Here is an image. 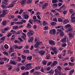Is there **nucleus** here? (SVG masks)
Returning a JSON list of instances; mask_svg holds the SVG:
<instances>
[{
    "label": "nucleus",
    "instance_id": "nucleus-22",
    "mask_svg": "<svg viewBox=\"0 0 75 75\" xmlns=\"http://www.w3.org/2000/svg\"><path fill=\"white\" fill-rule=\"evenodd\" d=\"M33 58V57L32 56H28L27 57V59L28 60H31Z\"/></svg>",
    "mask_w": 75,
    "mask_h": 75
},
{
    "label": "nucleus",
    "instance_id": "nucleus-33",
    "mask_svg": "<svg viewBox=\"0 0 75 75\" xmlns=\"http://www.w3.org/2000/svg\"><path fill=\"white\" fill-rule=\"evenodd\" d=\"M5 39H6V36H3L1 38V40L3 41L2 42H3V41L5 40Z\"/></svg>",
    "mask_w": 75,
    "mask_h": 75
},
{
    "label": "nucleus",
    "instance_id": "nucleus-49",
    "mask_svg": "<svg viewBox=\"0 0 75 75\" xmlns=\"http://www.w3.org/2000/svg\"><path fill=\"white\" fill-rule=\"evenodd\" d=\"M67 51L69 54H73V52H71V51L69 50H67Z\"/></svg>",
    "mask_w": 75,
    "mask_h": 75
},
{
    "label": "nucleus",
    "instance_id": "nucleus-10",
    "mask_svg": "<svg viewBox=\"0 0 75 75\" xmlns=\"http://www.w3.org/2000/svg\"><path fill=\"white\" fill-rule=\"evenodd\" d=\"M57 64H58V62L56 61H54L53 63V64L51 65V67H54L55 65H57Z\"/></svg>",
    "mask_w": 75,
    "mask_h": 75
},
{
    "label": "nucleus",
    "instance_id": "nucleus-62",
    "mask_svg": "<svg viewBox=\"0 0 75 75\" xmlns=\"http://www.w3.org/2000/svg\"><path fill=\"white\" fill-rule=\"evenodd\" d=\"M57 68L59 70V71H60V70H61V69H62V68H61V67L60 66H58L57 67Z\"/></svg>",
    "mask_w": 75,
    "mask_h": 75
},
{
    "label": "nucleus",
    "instance_id": "nucleus-59",
    "mask_svg": "<svg viewBox=\"0 0 75 75\" xmlns=\"http://www.w3.org/2000/svg\"><path fill=\"white\" fill-rule=\"evenodd\" d=\"M74 11H73V9H71L69 10V13L70 14H72V13Z\"/></svg>",
    "mask_w": 75,
    "mask_h": 75
},
{
    "label": "nucleus",
    "instance_id": "nucleus-36",
    "mask_svg": "<svg viewBox=\"0 0 75 75\" xmlns=\"http://www.w3.org/2000/svg\"><path fill=\"white\" fill-rule=\"evenodd\" d=\"M6 23H7V22H6V21H4L2 23L3 25H6Z\"/></svg>",
    "mask_w": 75,
    "mask_h": 75
},
{
    "label": "nucleus",
    "instance_id": "nucleus-37",
    "mask_svg": "<svg viewBox=\"0 0 75 75\" xmlns=\"http://www.w3.org/2000/svg\"><path fill=\"white\" fill-rule=\"evenodd\" d=\"M58 1V0H52V3H57Z\"/></svg>",
    "mask_w": 75,
    "mask_h": 75
},
{
    "label": "nucleus",
    "instance_id": "nucleus-28",
    "mask_svg": "<svg viewBox=\"0 0 75 75\" xmlns=\"http://www.w3.org/2000/svg\"><path fill=\"white\" fill-rule=\"evenodd\" d=\"M22 58L23 59H26V56L24 55H21Z\"/></svg>",
    "mask_w": 75,
    "mask_h": 75
},
{
    "label": "nucleus",
    "instance_id": "nucleus-53",
    "mask_svg": "<svg viewBox=\"0 0 75 75\" xmlns=\"http://www.w3.org/2000/svg\"><path fill=\"white\" fill-rule=\"evenodd\" d=\"M70 59H71L70 61L71 62H74V58L73 57H71Z\"/></svg>",
    "mask_w": 75,
    "mask_h": 75
},
{
    "label": "nucleus",
    "instance_id": "nucleus-5",
    "mask_svg": "<svg viewBox=\"0 0 75 75\" xmlns=\"http://www.w3.org/2000/svg\"><path fill=\"white\" fill-rule=\"evenodd\" d=\"M49 33L50 34H54V35H55L56 34V31H55V29L50 30Z\"/></svg>",
    "mask_w": 75,
    "mask_h": 75
},
{
    "label": "nucleus",
    "instance_id": "nucleus-47",
    "mask_svg": "<svg viewBox=\"0 0 75 75\" xmlns=\"http://www.w3.org/2000/svg\"><path fill=\"white\" fill-rule=\"evenodd\" d=\"M24 52L25 53H29L30 52V51L29 50H24Z\"/></svg>",
    "mask_w": 75,
    "mask_h": 75
},
{
    "label": "nucleus",
    "instance_id": "nucleus-29",
    "mask_svg": "<svg viewBox=\"0 0 75 75\" xmlns=\"http://www.w3.org/2000/svg\"><path fill=\"white\" fill-rule=\"evenodd\" d=\"M47 62L46 61L43 60L42 62V64L44 65H46L47 64Z\"/></svg>",
    "mask_w": 75,
    "mask_h": 75
},
{
    "label": "nucleus",
    "instance_id": "nucleus-38",
    "mask_svg": "<svg viewBox=\"0 0 75 75\" xmlns=\"http://www.w3.org/2000/svg\"><path fill=\"white\" fill-rule=\"evenodd\" d=\"M32 0H28L27 4H31L32 3Z\"/></svg>",
    "mask_w": 75,
    "mask_h": 75
},
{
    "label": "nucleus",
    "instance_id": "nucleus-54",
    "mask_svg": "<svg viewBox=\"0 0 75 75\" xmlns=\"http://www.w3.org/2000/svg\"><path fill=\"white\" fill-rule=\"evenodd\" d=\"M69 65H71V66H74V64L72 63H71V62H69Z\"/></svg>",
    "mask_w": 75,
    "mask_h": 75
},
{
    "label": "nucleus",
    "instance_id": "nucleus-51",
    "mask_svg": "<svg viewBox=\"0 0 75 75\" xmlns=\"http://www.w3.org/2000/svg\"><path fill=\"white\" fill-rule=\"evenodd\" d=\"M62 9H63V10H65V9H66V8L65 6V5H63L62 6Z\"/></svg>",
    "mask_w": 75,
    "mask_h": 75
},
{
    "label": "nucleus",
    "instance_id": "nucleus-42",
    "mask_svg": "<svg viewBox=\"0 0 75 75\" xmlns=\"http://www.w3.org/2000/svg\"><path fill=\"white\" fill-rule=\"evenodd\" d=\"M3 59L5 61H7V62H8V61H9V59H7V58H6V57L3 58Z\"/></svg>",
    "mask_w": 75,
    "mask_h": 75
},
{
    "label": "nucleus",
    "instance_id": "nucleus-21",
    "mask_svg": "<svg viewBox=\"0 0 75 75\" xmlns=\"http://www.w3.org/2000/svg\"><path fill=\"white\" fill-rule=\"evenodd\" d=\"M54 72L55 73V75H58V72H59V71L57 69H56L54 70Z\"/></svg>",
    "mask_w": 75,
    "mask_h": 75
},
{
    "label": "nucleus",
    "instance_id": "nucleus-35",
    "mask_svg": "<svg viewBox=\"0 0 75 75\" xmlns=\"http://www.w3.org/2000/svg\"><path fill=\"white\" fill-rule=\"evenodd\" d=\"M7 10H4L3 11V13H4V14L6 15V14H7L8 13H7Z\"/></svg>",
    "mask_w": 75,
    "mask_h": 75
},
{
    "label": "nucleus",
    "instance_id": "nucleus-41",
    "mask_svg": "<svg viewBox=\"0 0 75 75\" xmlns=\"http://www.w3.org/2000/svg\"><path fill=\"white\" fill-rule=\"evenodd\" d=\"M35 42H36V43H40V42H39L38 40H37L36 38L35 39Z\"/></svg>",
    "mask_w": 75,
    "mask_h": 75
},
{
    "label": "nucleus",
    "instance_id": "nucleus-4",
    "mask_svg": "<svg viewBox=\"0 0 75 75\" xmlns=\"http://www.w3.org/2000/svg\"><path fill=\"white\" fill-rule=\"evenodd\" d=\"M52 50H53V52H54L55 54H57V53L59 52V51L57 49V48H56V47H54L53 48H52Z\"/></svg>",
    "mask_w": 75,
    "mask_h": 75
},
{
    "label": "nucleus",
    "instance_id": "nucleus-48",
    "mask_svg": "<svg viewBox=\"0 0 75 75\" xmlns=\"http://www.w3.org/2000/svg\"><path fill=\"white\" fill-rule=\"evenodd\" d=\"M5 15H6L4 13H3V12L1 14V15H0V17H5Z\"/></svg>",
    "mask_w": 75,
    "mask_h": 75
},
{
    "label": "nucleus",
    "instance_id": "nucleus-3",
    "mask_svg": "<svg viewBox=\"0 0 75 75\" xmlns=\"http://www.w3.org/2000/svg\"><path fill=\"white\" fill-rule=\"evenodd\" d=\"M10 64H11L12 65H17V62L16 60H11L10 61Z\"/></svg>",
    "mask_w": 75,
    "mask_h": 75
},
{
    "label": "nucleus",
    "instance_id": "nucleus-6",
    "mask_svg": "<svg viewBox=\"0 0 75 75\" xmlns=\"http://www.w3.org/2000/svg\"><path fill=\"white\" fill-rule=\"evenodd\" d=\"M48 6V4L45 3L44 4V5L42 6V9L43 10H44L45 8H47V7Z\"/></svg>",
    "mask_w": 75,
    "mask_h": 75
},
{
    "label": "nucleus",
    "instance_id": "nucleus-11",
    "mask_svg": "<svg viewBox=\"0 0 75 75\" xmlns=\"http://www.w3.org/2000/svg\"><path fill=\"white\" fill-rule=\"evenodd\" d=\"M56 28H60V31L61 30H64V26H57Z\"/></svg>",
    "mask_w": 75,
    "mask_h": 75
},
{
    "label": "nucleus",
    "instance_id": "nucleus-50",
    "mask_svg": "<svg viewBox=\"0 0 75 75\" xmlns=\"http://www.w3.org/2000/svg\"><path fill=\"white\" fill-rule=\"evenodd\" d=\"M58 74L59 75H62V72H61V70H59Z\"/></svg>",
    "mask_w": 75,
    "mask_h": 75
},
{
    "label": "nucleus",
    "instance_id": "nucleus-9",
    "mask_svg": "<svg viewBox=\"0 0 75 75\" xmlns=\"http://www.w3.org/2000/svg\"><path fill=\"white\" fill-rule=\"evenodd\" d=\"M58 30L59 31H60L59 32L60 36H61V37H63V36H64V33L62 32V31L60 29H58Z\"/></svg>",
    "mask_w": 75,
    "mask_h": 75
},
{
    "label": "nucleus",
    "instance_id": "nucleus-12",
    "mask_svg": "<svg viewBox=\"0 0 75 75\" xmlns=\"http://www.w3.org/2000/svg\"><path fill=\"white\" fill-rule=\"evenodd\" d=\"M39 53L41 55H43L44 54H45V51H43V50H41L39 51Z\"/></svg>",
    "mask_w": 75,
    "mask_h": 75
},
{
    "label": "nucleus",
    "instance_id": "nucleus-45",
    "mask_svg": "<svg viewBox=\"0 0 75 75\" xmlns=\"http://www.w3.org/2000/svg\"><path fill=\"white\" fill-rule=\"evenodd\" d=\"M46 58L47 59L50 58V54H48L46 56Z\"/></svg>",
    "mask_w": 75,
    "mask_h": 75
},
{
    "label": "nucleus",
    "instance_id": "nucleus-26",
    "mask_svg": "<svg viewBox=\"0 0 75 75\" xmlns=\"http://www.w3.org/2000/svg\"><path fill=\"white\" fill-rule=\"evenodd\" d=\"M27 28H31V25L29 23H28L27 25Z\"/></svg>",
    "mask_w": 75,
    "mask_h": 75
},
{
    "label": "nucleus",
    "instance_id": "nucleus-58",
    "mask_svg": "<svg viewBox=\"0 0 75 75\" xmlns=\"http://www.w3.org/2000/svg\"><path fill=\"white\" fill-rule=\"evenodd\" d=\"M9 28L8 27H6V28H4V31H7V30H8L9 29Z\"/></svg>",
    "mask_w": 75,
    "mask_h": 75
},
{
    "label": "nucleus",
    "instance_id": "nucleus-7",
    "mask_svg": "<svg viewBox=\"0 0 75 75\" xmlns=\"http://www.w3.org/2000/svg\"><path fill=\"white\" fill-rule=\"evenodd\" d=\"M49 43L51 45H55V42L53 40H50L49 42Z\"/></svg>",
    "mask_w": 75,
    "mask_h": 75
},
{
    "label": "nucleus",
    "instance_id": "nucleus-55",
    "mask_svg": "<svg viewBox=\"0 0 75 75\" xmlns=\"http://www.w3.org/2000/svg\"><path fill=\"white\" fill-rule=\"evenodd\" d=\"M21 31L20 30H19L18 31H17L16 33V34H20V33H21Z\"/></svg>",
    "mask_w": 75,
    "mask_h": 75
},
{
    "label": "nucleus",
    "instance_id": "nucleus-20",
    "mask_svg": "<svg viewBox=\"0 0 75 75\" xmlns=\"http://www.w3.org/2000/svg\"><path fill=\"white\" fill-rule=\"evenodd\" d=\"M29 74V72L27 71L26 72H24L22 74V75H28Z\"/></svg>",
    "mask_w": 75,
    "mask_h": 75
},
{
    "label": "nucleus",
    "instance_id": "nucleus-2",
    "mask_svg": "<svg viewBox=\"0 0 75 75\" xmlns=\"http://www.w3.org/2000/svg\"><path fill=\"white\" fill-rule=\"evenodd\" d=\"M33 33L34 32L33 31L30 30L27 33L28 36L29 38H30L31 37V35H33Z\"/></svg>",
    "mask_w": 75,
    "mask_h": 75
},
{
    "label": "nucleus",
    "instance_id": "nucleus-13",
    "mask_svg": "<svg viewBox=\"0 0 75 75\" xmlns=\"http://www.w3.org/2000/svg\"><path fill=\"white\" fill-rule=\"evenodd\" d=\"M22 34L23 35L21 36V38L23 40H25V39H26V38H25V37H26V35H25V33H23Z\"/></svg>",
    "mask_w": 75,
    "mask_h": 75
},
{
    "label": "nucleus",
    "instance_id": "nucleus-23",
    "mask_svg": "<svg viewBox=\"0 0 75 75\" xmlns=\"http://www.w3.org/2000/svg\"><path fill=\"white\" fill-rule=\"evenodd\" d=\"M54 71L53 70H51L50 71H48V73H49L50 74H54Z\"/></svg>",
    "mask_w": 75,
    "mask_h": 75
},
{
    "label": "nucleus",
    "instance_id": "nucleus-18",
    "mask_svg": "<svg viewBox=\"0 0 75 75\" xmlns=\"http://www.w3.org/2000/svg\"><path fill=\"white\" fill-rule=\"evenodd\" d=\"M70 18H71V21L72 23H74L75 21V17L73 16L72 18V16H71Z\"/></svg>",
    "mask_w": 75,
    "mask_h": 75
},
{
    "label": "nucleus",
    "instance_id": "nucleus-39",
    "mask_svg": "<svg viewBox=\"0 0 75 75\" xmlns=\"http://www.w3.org/2000/svg\"><path fill=\"white\" fill-rule=\"evenodd\" d=\"M58 21L59 22H62L63 21V20L61 18H58Z\"/></svg>",
    "mask_w": 75,
    "mask_h": 75
},
{
    "label": "nucleus",
    "instance_id": "nucleus-19",
    "mask_svg": "<svg viewBox=\"0 0 75 75\" xmlns=\"http://www.w3.org/2000/svg\"><path fill=\"white\" fill-rule=\"evenodd\" d=\"M1 7L3 9H4L5 8H7V6H6V5H4V4H2L1 6Z\"/></svg>",
    "mask_w": 75,
    "mask_h": 75
},
{
    "label": "nucleus",
    "instance_id": "nucleus-24",
    "mask_svg": "<svg viewBox=\"0 0 75 75\" xmlns=\"http://www.w3.org/2000/svg\"><path fill=\"white\" fill-rule=\"evenodd\" d=\"M74 72V70L72 69L69 72V75H71L73 74V73Z\"/></svg>",
    "mask_w": 75,
    "mask_h": 75
},
{
    "label": "nucleus",
    "instance_id": "nucleus-31",
    "mask_svg": "<svg viewBox=\"0 0 75 75\" xmlns=\"http://www.w3.org/2000/svg\"><path fill=\"white\" fill-rule=\"evenodd\" d=\"M22 5H23L25 3V1L24 0H22L21 1V3Z\"/></svg>",
    "mask_w": 75,
    "mask_h": 75
},
{
    "label": "nucleus",
    "instance_id": "nucleus-15",
    "mask_svg": "<svg viewBox=\"0 0 75 75\" xmlns=\"http://www.w3.org/2000/svg\"><path fill=\"white\" fill-rule=\"evenodd\" d=\"M68 23H69V20L67 19H65L63 21L64 24H67Z\"/></svg>",
    "mask_w": 75,
    "mask_h": 75
},
{
    "label": "nucleus",
    "instance_id": "nucleus-61",
    "mask_svg": "<svg viewBox=\"0 0 75 75\" xmlns=\"http://www.w3.org/2000/svg\"><path fill=\"white\" fill-rule=\"evenodd\" d=\"M21 69L22 70H24V69H25V67L24 66H22L21 67Z\"/></svg>",
    "mask_w": 75,
    "mask_h": 75
},
{
    "label": "nucleus",
    "instance_id": "nucleus-17",
    "mask_svg": "<svg viewBox=\"0 0 75 75\" xmlns=\"http://www.w3.org/2000/svg\"><path fill=\"white\" fill-rule=\"evenodd\" d=\"M33 74L35 75H38L41 74V72H39V71H36L34 72L33 73Z\"/></svg>",
    "mask_w": 75,
    "mask_h": 75
},
{
    "label": "nucleus",
    "instance_id": "nucleus-64",
    "mask_svg": "<svg viewBox=\"0 0 75 75\" xmlns=\"http://www.w3.org/2000/svg\"><path fill=\"white\" fill-rule=\"evenodd\" d=\"M11 35H12V34L11 33H9V34L7 35V37H10V36H11Z\"/></svg>",
    "mask_w": 75,
    "mask_h": 75
},
{
    "label": "nucleus",
    "instance_id": "nucleus-1",
    "mask_svg": "<svg viewBox=\"0 0 75 75\" xmlns=\"http://www.w3.org/2000/svg\"><path fill=\"white\" fill-rule=\"evenodd\" d=\"M33 63H28L26 64L25 67V69L26 70H28L30 69H31V65H33Z\"/></svg>",
    "mask_w": 75,
    "mask_h": 75
},
{
    "label": "nucleus",
    "instance_id": "nucleus-30",
    "mask_svg": "<svg viewBox=\"0 0 75 75\" xmlns=\"http://www.w3.org/2000/svg\"><path fill=\"white\" fill-rule=\"evenodd\" d=\"M69 38H72L73 37V35L71 33H69Z\"/></svg>",
    "mask_w": 75,
    "mask_h": 75
},
{
    "label": "nucleus",
    "instance_id": "nucleus-44",
    "mask_svg": "<svg viewBox=\"0 0 75 75\" xmlns=\"http://www.w3.org/2000/svg\"><path fill=\"white\" fill-rule=\"evenodd\" d=\"M18 28V26H14L13 27V30H17Z\"/></svg>",
    "mask_w": 75,
    "mask_h": 75
},
{
    "label": "nucleus",
    "instance_id": "nucleus-16",
    "mask_svg": "<svg viewBox=\"0 0 75 75\" xmlns=\"http://www.w3.org/2000/svg\"><path fill=\"white\" fill-rule=\"evenodd\" d=\"M24 14V17L25 19L28 18L29 16H28V15L25 14V13Z\"/></svg>",
    "mask_w": 75,
    "mask_h": 75
},
{
    "label": "nucleus",
    "instance_id": "nucleus-40",
    "mask_svg": "<svg viewBox=\"0 0 75 75\" xmlns=\"http://www.w3.org/2000/svg\"><path fill=\"white\" fill-rule=\"evenodd\" d=\"M47 24H48V23H46V22L45 21H43L42 25H44V26H45V25H47Z\"/></svg>",
    "mask_w": 75,
    "mask_h": 75
},
{
    "label": "nucleus",
    "instance_id": "nucleus-60",
    "mask_svg": "<svg viewBox=\"0 0 75 75\" xmlns=\"http://www.w3.org/2000/svg\"><path fill=\"white\" fill-rule=\"evenodd\" d=\"M2 74H3V75H4L5 74H6V73L5 71V70H3L2 72Z\"/></svg>",
    "mask_w": 75,
    "mask_h": 75
},
{
    "label": "nucleus",
    "instance_id": "nucleus-8",
    "mask_svg": "<svg viewBox=\"0 0 75 75\" xmlns=\"http://www.w3.org/2000/svg\"><path fill=\"white\" fill-rule=\"evenodd\" d=\"M41 44H42V42H40V43H36V44L34 45V47L35 48H38L39 47V45Z\"/></svg>",
    "mask_w": 75,
    "mask_h": 75
},
{
    "label": "nucleus",
    "instance_id": "nucleus-14",
    "mask_svg": "<svg viewBox=\"0 0 75 75\" xmlns=\"http://www.w3.org/2000/svg\"><path fill=\"white\" fill-rule=\"evenodd\" d=\"M33 40H34V38L31 37L29 39L28 41L29 42H33Z\"/></svg>",
    "mask_w": 75,
    "mask_h": 75
},
{
    "label": "nucleus",
    "instance_id": "nucleus-27",
    "mask_svg": "<svg viewBox=\"0 0 75 75\" xmlns=\"http://www.w3.org/2000/svg\"><path fill=\"white\" fill-rule=\"evenodd\" d=\"M66 41H67V38H65L64 39H63L62 40V42H65Z\"/></svg>",
    "mask_w": 75,
    "mask_h": 75
},
{
    "label": "nucleus",
    "instance_id": "nucleus-34",
    "mask_svg": "<svg viewBox=\"0 0 75 75\" xmlns=\"http://www.w3.org/2000/svg\"><path fill=\"white\" fill-rule=\"evenodd\" d=\"M70 27H71V25H70L67 24L64 27L65 28H67Z\"/></svg>",
    "mask_w": 75,
    "mask_h": 75
},
{
    "label": "nucleus",
    "instance_id": "nucleus-46",
    "mask_svg": "<svg viewBox=\"0 0 75 75\" xmlns=\"http://www.w3.org/2000/svg\"><path fill=\"white\" fill-rule=\"evenodd\" d=\"M4 47L6 49H8V46L7 44H5L4 45Z\"/></svg>",
    "mask_w": 75,
    "mask_h": 75
},
{
    "label": "nucleus",
    "instance_id": "nucleus-43",
    "mask_svg": "<svg viewBox=\"0 0 75 75\" xmlns=\"http://www.w3.org/2000/svg\"><path fill=\"white\" fill-rule=\"evenodd\" d=\"M68 31H72V28L71 27H69L68 29Z\"/></svg>",
    "mask_w": 75,
    "mask_h": 75
},
{
    "label": "nucleus",
    "instance_id": "nucleus-52",
    "mask_svg": "<svg viewBox=\"0 0 75 75\" xmlns=\"http://www.w3.org/2000/svg\"><path fill=\"white\" fill-rule=\"evenodd\" d=\"M48 14H49V12H48L47 13H46L45 14H44V16L45 17H47Z\"/></svg>",
    "mask_w": 75,
    "mask_h": 75
},
{
    "label": "nucleus",
    "instance_id": "nucleus-32",
    "mask_svg": "<svg viewBox=\"0 0 75 75\" xmlns=\"http://www.w3.org/2000/svg\"><path fill=\"white\" fill-rule=\"evenodd\" d=\"M3 54H4V55H7V56H8V53L7 52H6V51L3 52Z\"/></svg>",
    "mask_w": 75,
    "mask_h": 75
},
{
    "label": "nucleus",
    "instance_id": "nucleus-63",
    "mask_svg": "<svg viewBox=\"0 0 75 75\" xmlns=\"http://www.w3.org/2000/svg\"><path fill=\"white\" fill-rule=\"evenodd\" d=\"M17 60L18 61H20L21 60V57H19L18 58Z\"/></svg>",
    "mask_w": 75,
    "mask_h": 75
},
{
    "label": "nucleus",
    "instance_id": "nucleus-25",
    "mask_svg": "<svg viewBox=\"0 0 75 75\" xmlns=\"http://www.w3.org/2000/svg\"><path fill=\"white\" fill-rule=\"evenodd\" d=\"M13 52V47H11L10 50H9V53H11Z\"/></svg>",
    "mask_w": 75,
    "mask_h": 75
},
{
    "label": "nucleus",
    "instance_id": "nucleus-56",
    "mask_svg": "<svg viewBox=\"0 0 75 75\" xmlns=\"http://www.w3.org/2000/svg\"><path fill=\"white\" fill-rule=\"evenodd\" d=\"M11 32L13 34H16V31L13 30H11Z\"/></svg>",
    "mask_w": 75,
    "mask_h": 75
},
{
    "label": "nucleus",
    "instance_id": "nucleus-57",
    "mask_svg": "<svg viewBox=\"0 0 75 75\" xmlns=\"http://www.w3.org/2000/svg\"><path fill=\"white\" fill-rule=\"evenodd\" d=\"M62 47H66V46H67V44L65 43H63L62 44Z\"/></svg>",
    "mask_w": 75,
    "mask_h": 75
}]
</instances>
